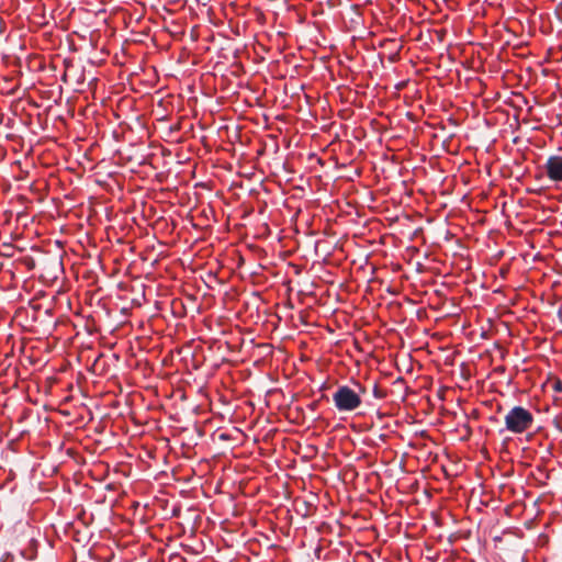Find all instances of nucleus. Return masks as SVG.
I'll use <instances>...</instances> for the list:
<instances>
[{
	"instance_id": "f257e3e1",
	"label": "nucleus",
	"mask_w": 562,
	"mask_h": 562,
	"mask_svg": "<svg viewBox=\"0 0 562 562\" xmlns=\"http://www.w3.org/2000/svg\"><path fill=\"white\" fill-rule=\"evenodd\" d=\"M504 420L507 431L520 435L532 427L535 417L527 408L522 406H514L507 412Z\"/></svg>"
},
{
	"instance_id": "f03ea898",
	"label": "nucleus",
	"mask_w": 562,
	"mask_h": 562,
	"mask_svg": "<svg viewBox=\"0 0 562 562\" xmlns=\"http://www.w3.org/2000/svg\"><path fill=\"white\" fill-rule=\"evenodd\" d=\"M333 402L336 409L340 413L352 412L361 406L362 400L359 393L349 387L341 385L333 394Z\"/></svg>"
},
{
	"instance_id": "20e7f679",
	"label": "nucleus",
	"mask_w": 562,
	"mask_h": 562,
	"mask_svg": "<svg viewBox=\"0 0 562 562\" xmlns=\"http://www.w3.org/2000/svg\"><path fill=\"white\" fill-rule=\"evenodd\" d=\"M553 390L557 392H562V382L560 380L554 382Z\"/></svg>"
},
{
	"instance_id": "7ed1b4c3",
	"label": "nucleus",
	"mask_w": 562,
	"mask_h": 562,
	"mask_svg": "<svg viewBox=\"0 0 562 562\" xmlns=\"http://www.w3.org/2000/svg\"><path fill=\"white\" fill-rule=\"evenodd\" d=\"M548 179L552 182H562V155L550 156L544 166Z\"/></svg>"
}]
</instances>
